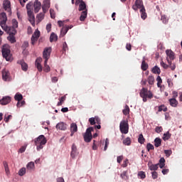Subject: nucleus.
I'll use <instances>...</instances> for the list:
<instances>
[{
    "label": "nucleus",
    "mask_w": 182,
    "mask_h": 182,
    "mask_svg": "<svg viewBox=\"0 0 182 182\" xmlns=\"http://www.w3.org/2000/svg\"><path fill=\"white\" fill-rule=\"evenodd\" d=\"M138 176L140 177V178H146V173H144L143 171H139L138 173Z\"/></svg>",
    "instance_id": "603ef678"
},
{
    "label": "nucleus",
    "mask_w": 182,
    "mask_h": 182,
    "mask_svg": "<svg viewBox=\"0 0 182 182\" xmlns=\"http://www.w3.org/2000/svg\"><path fill=\"white\" fill-rule=\"evenodd\" d=\"M11 97H4L1 100H0V105H1L2 106H6V105L11 103Z\"/></svg>",
    "instance_id": "a211bd4d"
},
{
    "label": "nucleus",
    "mask_w": 182,
    "mask_h": 182,
    "mask_svg": "<svg viewBox=\"0 0 182 182\" xmlns=\"http://www.w3.org/2000/svg\"><path fill=\"white\" fill-rule=\"evenodd\" d=\"M95 129L92 127L87 129L86 132L84 134V140L85 143H90L92 141V139L93 136H92V132H93Z\"/></svg>",
    "instance_id": "423d86ee"
},
{
    "label": "nucleus",
    "mask_w": 182,
    "mask_h": 182,
    "mask_svg": "<svg viewBox=\"0 0 182 182\" xmlns=\"http://www.w3.org/2000/svg\"><path fill=\"white\" fill-rule=\"evenodd\" d=\"M86 18H87V10H85L81 12V15L80 16V21H81V22H83L85 19H86Z\"/></svg>",
    "instance_id": "b1692460"
},
{
    "label": "nucleus",
    "mask_w": 182,
    "mask_h": 182,
    "mask_svg": "<svg viewBox=\"0 0 182 182\" xmlns=\"http://www.w3.org/2000/svg\"><path fill=\"white\" fill-rule=\"evenodd\" d=\"M126 49H127V50H132V44L127 43V44L126 45Z\"/></svg>",
    "instance_id": "338daca9"
},
{
    "label": "nucleus",
    "mask_w": 182,
    "mask_h": 182,
    "mask_svg": "<svg viewBox=\"0 0 182 182\" xmlns=\"http://www.w3.org/2000/svg\"><path fill=\"white\" fill-rule=\"evenodd\" d=\"M68 31H69V27L68 26H64L61 28L60 31V36L61 38H63V36H65V35H66V33H68Z\"/></svg>",
    "instance_id": "393cba45"
},
{
    "label": "nucleus",
    "mask_w": 182,
    "mask_h": 182,
    "mask_svg": "<svg viewBox=\"0 0 182 182\" xmlns=\"http://www.w3.org/2000/svg\"><path fill=\"white\" fill-rule=\"evenodd\" d=\"M152 73H154L155 75H160V73H161V70H160V68H159L157 65H155L152 68Z\"/></svg>",
    "instance_id": "cd10ccee"
},
{
    "label": "nucleus",
    "mask_w": 182,
    "mask_h": 182,
    "mask_svg": "<svg viewBox=\"0 0 182 182\" xmlns=\"http://www.w3.org/2000/svg\"><path fill=\"white\" fill-rule=\"evenodd\" d=\"M161 66H162V68H164V69H168V68H170L169 64L167 65V64H166V63H164L163 61L161 62Z\"/></svg>",
    "instance_id": "864d4df0"
},
{
    "label": "nucleus",
    "mask_w": 182,
    "mask_h": 182,
    "mask_svg": "<svg viewBox=\"0 0 182 182\" xmlns=\"http://www.w3.org/2000/svg\"><path fill=\"white\" fill-rule=\"evenodd\" d=\"M161 20L162 21L163 23H167L168 20L166 16H161Z\"/></svg>",
    "instance_id": "680f3d73"
},
{
    "label": "nucleus",
    "mask_w": 182,
    "mask_h": 182,
    "mask_svg": "<svg viewBox=\"0 0 182 182\" xmlns=\"http://www.w3.org/2000/svg\"><path fill=\"white\" fill-rule=\"evenodd\" d=\"M3 31H5L9 35H16V28L12 26H4V28H1Z\"/></svg>",
    "instance_id": "9b49d317"
},
{
    "label": "nucleus",
    "mask_w": 182,
    "mask_h": 182,
    "mask_svg": "<svg viewBox=\"0 0 182 182\" xmlns=\"http://www.w3.org/2000/svg\"><path fill=\"white\" fill-rule=\"evenodd\" d=\"M1 52L3 58H4L7 62L12 60V55H11V49H9V46H4Z\"/></svg>",
    "instance_id": "7ed1b4c3"
},
{
    "label": "nucleus",
    "mask_w": 182,
    "mask_h": 182,
    "mask_svg": "<svg viewBox=\"0 0 182 182\" xmlns=\"http://www.w3.org/2000/svg\"><path fill=\"white\" fill-rule=\"evenodd\" d=\"M154 146L155 147H160L161 146V139L156 138L154 139Z\"/></svg>",
    "instance_id": "7c9ffc66"
},
{
    "label": "nucleus",
    "mask_w": 182,
    "mask_h": 182,
    "mask_svg": "<svg viewBox=\"0 0 182 182\" xmlns=\"http://www.w3.org/2000/svg\"><path fill=\"white\" fill-rule=\"evenodd\" d=\"M143 8H144L143 0H136L134 4L132 5V9L135 11H139V9H143Z\"/></svg>",
    "instance_id": "0eeeda50"
},
{
    "label": "nucleus",
    "mask_w": 182,
    "mask_h": 182,
    "mask_svg": "<svg viewBox=\"0 0 182 182\" xmlns=\"http://www.w3.org/2000/svg\"><path fill=\"white\" fill-rule=\"evenodd\" d=\"M51 29H52V24L51 23H48L46 25V31H47V32L49 33V32H50Z\"/></svg>",
    "instance_id": "052dcab7"
},
{
    "label": "nucleus",
    "mask_w": 182,
    "mask_h": 182,
    "mask_svg": "<svg viewBox=\"0 0 182 182\" xmlns=\"http://www.w3.org/2000/svg\"><path fill=\"white\" fill-rule=\"evenodd\" d=\"M139 96L142 97L143 102H147V99H153V92L149 91L147 88L143 87L139 93Z\"/></svg>",
    "instance_id": "f03ea898"
},
{
    "label": "nucleus",
    "mask_w": 182,
    "mask_h": 182,
    "mask_svg": "<svg viewBox=\"0 0 182 182\" xmlns=\"http://www.w3.org/2000/svg\"><path fill=\"white\" fill-rule=\"evenodd\" d=\"M122 160H123V156H117V163H122Z\"/></svg>",
    "instance_id": "69168bd1"
},
{
    "label": "nucleus",
    "mask_w": 182,
    "mask_h": 182,
    "mask_svg": "<svg viewBox=\"0 0 182 182\" xmlns=\"http://www.w3.org/2000/svg\"><path fill=\"white\" fill-rule=\"evenodd\" d=\"M49 8H50V0H44L42 6L43 14H46Z\"/></svg>",
    "instance_id": "2eb2a0df"
},
{
    "label": "nucleus",
    "mask_w": 182,
    "mask_h": 182,
    "mask_svg": "<svg viewBox=\"0 0 182 182\" xmlns=\"http://www.w3.org/2000/svg\"><path fill=\"white\" fill-rule=\"evenodd\" d=\"M158 112H167V107L164 106V105L159 107Z\"/></svg>",
    "instance_id": "49530a36"
},
{
    "label": "nucleus",
    "mask_w": 182,
    "mask_h": 182,
    "mask_svg": "<svg viewBox=\"0 0 182 182\" xmlns=\"http://www.w3.org/2000/svg\"><path fill=\"white\" fill-rule=\"evenodd\" d=\"M48 140H46V137L43 135H40L38 137L34 139V143L37 147L38 151L42 150L43 149V146L46 144Z\"/></svg>",
    "instance_id": "f257e3e1"
},
{
    "label": "nucleus",
    "mask_w": 182,
    "mask_h": 182,
    "mask_svg": "<svg viewBox=\"0 0 182 182\" xmlns=\"http://www.w3.org/2000/svg\"><path fill=\"white\" fill-rule=\"evenodd\" d=\"M121 178L122 180H124L125 181H129V175L127 174V171H124L121 174H120Z\"/></svg>",
    "instance_id": "a878e982"
},
{
    "label": "nucleus",
    "mask_w": 182,
    "mask_h": 182,
    "mask_svg": "<svg viewBox=\"0 0 182 182\" xmlns=\"http://www.w3.org/2000/svg\"><path fill=\"white\" fill-rule=\"evenodd\" d=\"M50 15L52 19H55V11L52 9H50Z\"/></svg>",
    "instance_id": "bf43d9fd"
},
{
    "label": "nucleus",
    "mask_w": 182,
    "mask_h": 182,
    "mask_svg": "<svg viewBox=\"0 0 182 182\" xmlns=\"http://www.w3.org/2000/svg\"><path fill=\"white\" fill-rule=\"evenodd\" d=\"M124 144H125V146H130L132 141L130 139L129 137H127L124 141H123Z\"/></svg>",
    "instance_id": "c03bdc74"
},
{
    "label": "nucleus",
    "mask_w": 182,
    "mask_h": 182,
    "mask_svg": "<svg viewBox=\"0 0 182 182\" xmlns=\"http://www.w3.org/2000/svg\"><path fill=\"white\" fill-rule=\"evenodd\" d=\"M14 99L18 102L16 105L17 107H22V106H23V101L21 102V100L23 99L22 94L16 93L14 96Z\"/></svg>",
    "instance_id": "ddd939ff"
},
{
    "label": "nucleus",
    "mask_w": 182,
    "mask_h": 182,
    "mask_svg": "<svg viewBox=\"0 0 182 182\" xmlns=\"http://www.w3.org/2000/svg\"><path fill=\"white\" fill-rule=\"evenodd\" d=\"M55 127L57 130H66L68 127L64 122H60L56 124Z\"/></svg>",
    "instance_id": "4be33fe9"
},
{
    "label": "nucleus",
    "mask_w": 182,
    "mask_h": 182,
    "mask_svg": "<svg viewBox=\"0 0 182 182\" xmlns=\"http://www.w3.org/2000/svg\"><path fill=\"white\" fill-rule=\"evenodd\" d=\"M156 81L158 87H161V83H163V80H161V77H160V75L157 77Z\"/></svg>",
    "instance_id": "37998d69"
},
{
    "label": "nucleus",
    "mask_w": 182,
    "mask_h": 182,
    "mask_svg": "<svg viewBox=\"0 0 182 182\" xmlns=\"http://www.w3.org/2000/svg\"><path fill=\"white\" fill-rule=\"evenodd\" d=\"M66 100V96L61 97L60 98V102L57 104V106H62L63 105V102Z\"/></svg>",
    "instance_id": "79ce46f5"
},
{
    "label": "nucleus",
    "mask_w": 182,
    "mask_h": 182,
    "mask_svg": "<svg viewBox=\"0 0 182 182\" xmlns=\"http://www.w3.org/2000/svg\"><path fill=\"white\" fill-rule=\"evenodd\" d=\"M168 102L170 106H171L172 107H177V106H178V101H177L176 98H171L168 100Z\"/></svg>",
    "instance_id": "5701e85b"
},
{
    "label": "nucleus",
    "mask_w": 182,
    "mask_h": 182,
    "mask_svg": "<svg viewBox=\"0 0 182 182\" xmlns=\"http://www.w3.org/2000/svg\"><path fill=\"white\" fill-rule=\"evenodd\" d=\"M27 170H35V163L34 162H29L27 164Z\"/></svg>",
    "instance_id": "e433bc0d"
},
{
    "label": "nucleus",
    "mask_w": 182,
    "mask_h": 182,
    "mask_svg": "<svg viewBox=\"0 0 182 182\" xmlns=\"http://www.w3.org/2000/svg\"><path fill=\"white\" fill-rule=\"evenodd\" d=\"M122 113L123 114H124V116H127V114H129L130 108L129 107V105H125V107L123 109Z\"/></svg>",
    "instance_id": "473e14b6"
},
{
    "label": "nucleus",
    "mask_w": 182,
    "mask_h": 182,
    "mask_svg": "<svg viewBox=\"0 0 182 182\" xmlns=\"http://www.w3.org/2000/svg\"><path fill=\"white\" fill-rule=\"evenodd\" d=\"M108 146H109V139L107 138L105 139V147H104L105 151H106V150H107Z\"/></svg>",
    "instance_id": "13d9d810"
},
{
    "label": "nucleus",
    "mask_w": 182,
    "mask_h": 182,
    "mask_svg": "<svg viewBox=\"0 0 182 182\" xmlns=\"http://www.w3.org/2000/svg\"><path fill=\"white\" fill-rule=\"evenodd\" d=\"M119 129L122 134H127L129 133V122L122 120L119 124Z\"/></svg>",
    "instance_id": "39448f33"
},
{
    "label": "nucleus",
    "mask_w": 182,
    "mask_h": 182,
    "mask_svg": "<svg viewBox=\"0 0 182 182\" xmlns=\"http://www.w3.org/2000/svg\"><path fill=\"white\" fill-rule=\"evenodd\" d=\"M144 141H146V139H144V136H143V134H139L138 138V142L140 143V144H144Z\"/></svg>",
    "instance_id": "f704fd0d"
},
{
    "label": "nucleus",
    "mask_w": 182,
    "mask_h": 182,
    "mask_svg": "<svg viewBox=\"0 0 182 182\" xmlns=\"http://www.w3.org/2000/svg\"><path fill=\"white\" fill-rule=\"evenodd\" d=\"M43 18H45V14L43 13H40L37 15V19L38 22H41V21H43Z\"/></svg>",
    "instance_id": "ea45409f"
},
{
    "label": "nucleus",
    "mask_w": 182,
    "mask_h": 182,
    "mask_svg": "<svg viewBox=\"0 0 182 182\" xmlns=\"http://www.w3.org/2000/svg\"><path fill=\"white\" fill-rule=\"evenodd\" d=\"M8 41L11 42V43H15L16 42V39L15 38V35H9L7 37Z\"/></svg>",
    "instance_id": "72a5a7b5"
},
{
    "label": "nucleus",
    "mask_w": 182,
    "mask_h": 182,
    "mask_svg": "<svg viewBox=\"0 0 182 182\" xmlns=\"http://www.w3.org/2000/svg\"><path fill=\"white\" fill-rule=\"evenodd\" d=\"M166 54L167 55L166 60H167L168 63H170V62H171V60H174V59H176V55H175L174 52H173V50H166Z\"/></svg>",
    "instance_id": "1a4fd4ad"
},
{
    "label": "nucleus",
    "mask_w": 182,
    "mask_h": 182,
    "mask_svg": "<svg viewBox=\"0 0 182 182\" xmlns=\"http://www.w3.org/2000/svg\"><path fill=\"white\" fill-rule=\"evenodd\" d=\"M169 65V68H171V70H176V64L172 63L171 61L170 63H168Z\"/></svg>",
    "instance_id": "5fc2aeb1"
},
{
    "label": "nucleus",
    "mask_w": 182,
    "mask_h": 182,
    "mask_svg": "<svg viewBox=\"0 0 182 182\" xmlns=\"http://www.w3.org/2000/svg\"><path fill=\"white\" fill-rule=\"evenodd\" d=\"M146 149L148 151H150V150H154V146L153 144L149 143L146 145Z\"/></svg>",
    "instance_id": "3c124183"
},
{
    "label": "nucleus",
    "mask_w": 182,
    "mask_h": 182,
    "mask_svg": "<svg viewBox=\"0 0 182 182\" xmlns=\"http://www.w3.org/2000/svg\"><path fill=\"white\" fill-rule=\"evenodd\" d=\"M164 154H166V157H170V156L173 154V151H171V149L164 150Z\"/></svg>",
    "instance_id": "09e8293b"
},
{
    "label": "nucleus",
    "mask_w": 182,
    "mask_h": 182,
    "mask_svg": "<svg viewBox=\"0 0 182 182\" xmlns=\"http://www.w3.org/2000/svg\"><path fill=\"white\" fill-rule=\"evenodd\" d=\"M159 166L160 168H164V167L166 166V159H164V158L160 159Z\"/></svg>",
    "instance_id": "c756f323"
},
{
    "label": "nucleus",
    "mask_w": 182,
    "mask_h": 182,
    "mask_svg": "<svg viewBox=\"0 0 182 182\" xmlns=\"http://www.w3.org/2000/svg\"><path fill=\"white\" fill-rule=\"evenodd\" d=\"M148 167L151 171H156L159 169V164H153L151 162H149Z\"/></svg>",
    "instance_id": "412c9836"
},
{
    "label": "nucleus",
    "mask_w": 182,
    "mask_h": 182,
    "mask_svg": "<svg viewBox=\"0 0 182 182\" xmlns=\"http://www.w3.org/2000/svg\"><path fill=\"white\" fill-rule=\"evenodd\" d=\"M4 9L9 13V15H12V11L11 9V1L9 0H4L3 2Z\"/></svg>",
    "instance_id": "f8f14e48"
},
{
    "label": "nucleus",
    "mask_w": 182,
    "mask_h": 182,
    "mask_svg": "<svg viewBox=\"0 0 182 182\" xmlns=\"http://www.w3.org/2000/svg\"><path fill=\"white\" fill-rule=\"evenodd\" d=\"M148 83L149 85H154V77L149 75L148 77Z\"/></svg>",
    "instance_id": "a19ab883"
},
{
    "label": "nucleus",
    "mask_w": 182,
    "mask_h": 182,
    "mask_svg": "<svg viewBox=\"0 0 182 182\" xmlns=\"http://www.w3.org/2000/svg\"><path fill=\"white\" fill-rule=\"evenodd\" d=\"M89 122L92 126H93V124H96V121L95 120V118H93V117L90 118Z\"/></svg>",
    "instance_id": "e2e57ef3"
},
{
    "label": "nucleus",
    "mask_w": 182,
    "mask_h": 182,
    "mask_svg": "<svg viewBox=\"0 0 182 182\" xmlns=\"http://www.w3.org/2000/svg\"><path fill=\"white\" fill-rule=\"evenodd\" d=\"M139 12L141 14V19H146V18H147V14L146 13V9L144 7H143V9H141L139 10Z\"/></svg>",
    "instance_id": "bb28decb"
},
{
    "label": "nucleus",
    "mask_w": 182,
    "mask_h": 182,
    "mask_svg": "<svg viewBox=\"0 0 182 182\" xmlns=\"http://www.w3.org/2000/svg\"><path fill=\"white\" fill-rule=\"evenodd\" d=\"M69 50V48L68 47V43L66 42H64L63 43V53H65L67 50Z\"/></svg>",
    "instance_id": "a18cd8bd"
},
{
    "label": "nucleus",
    "mask_w": 182,
    "mask_h": 182,
    "mask_svg": "<svg viewBox=\"0 0 182 182\" xmlns=\"http://www.w3.org/2000/svg\"><path fill=\"white\" fill-rule=\"evenodd\" d=\"M151 174H152V178H153L154 180H156V178H157V177H159V173H157L156 171H153V172L151 173Z\"/></svg>",
    "instance_id": "6e6d98bb"
},
{
    "label": "nucleus",
    "mask_w": 182,
    "mask_h": 182,
    "mask_svg": "<svg viewBox=\"0 0 182 182\" xmlns=\"http://www.w3.org/2000/svg\"><path fill=\"white\" fill-rule=\"evenodd\" d=\"M39 36H41V31H39L38 30H36L31 37L32 45H35V43L38 41V39H39Z\"/></svg>",
    "instance_id": "4468645a"
},
{
    "label": "nucleus",
    "mask_w": 182,
    "mask_h": 182,
    "mask_svg": "<svg viewBox=\"0 0 182 182\" xmlns=\"http://www.w3.org/2000/svg\"><path fill=\"white\" fill-rule=\"evenodd\" d=\"M155 132L156 133H161L163 132V127H156L155 129Z\"/></svg>",
    "instance_id": "4d7b16f0"
},
{
    "label": "nucleus",
    "mask_w": 182,
    "mask_h": 182,
    "mask_svg": "<svg viewBox=\"0 0 182 182\" xmlns=\"http://www.w3.org/2000/svg\"><path fill=\"white\" fill-rule=\"evenodd\" d=\"M78 11H87V9H86V3H85V1H82L80 4Z\"/></svg>",
    "instance_id": "c85d7f7f"
},
{
    "label": "nucleus",
    "mask_w": 182,
    "mask_h": 182,
    "mask_svg": "<svg viewBox=\"0 0 182 182\" xmlns=\"http://www.w3.org/2000/svg\"><path fill=\"white\" fill-rule=\"evenodd\" d=\"M33 6L35 14H38V12L41 11V8H42V4L41 3V1H36L34 2Z\"/></svg>",
    "instance_id": "6ab92c4d"
},
{
    "label": "nucleus",
    "mask_w": 182,
    "mask_h": 182,
    "mask_svg": "<svg viewBox=\"0 0 182 182\" xmlns=\"http://www.w3.org/2000/svg\"><path fill=\"white\" fill-rule=\"evenodd\" d=\"M57 182H65V179H63L62 177L58 178Z\"/></svg>",
    "instance_id": "774afa93"
},
{
    "label": "nucleus",
    "mask_w": 182,
    "mask_h": 182,
    "mask_svg": "<svg viewBox=\"0 0 182 182\" xmlns=\"http://www.w3.org/2000/svg\"><path fill=\"white\" fill-rule=\"evenodd\" d=\"M44 71H46V72L50 71V67H49V65H48V63H46V61H44Z\"/></svg>",
    "instance_id": "de8ad7c7"
},
{
    "label": "nucleus",
    "mask_w": 182,
    "mask_h": 182,
    "mask_svg": "<svg viewBox=\"0 0 182 182\" xmlns=\"http://www.w3.org/2000/svg\"><path fill=\"white\" fill-rule=\"evenodd\" d=\"M142 70L146 71V69H149V65L146 63V60H143L141 65Z\"/></svg>",
    "instance_id": "2f4dec72"
},
{
    "label": "nucleus",
    "mask_w": 182,
    "mask_h": 182,
    "mask_svg": "<svg viewBox=\"0 0 182 182\" xmlns=\"http://www.w3.org/2000/svg\"><path fill=\"white\" fill-rule=\"evenodd\" d=\"M41 63H42V58H37L36 60L35 65L38 72H42L43 68H42V65Z\"/></svg>",
    "instance_id": "aec40b11"
},
{
    "label": "nucleus",
    "mask_w": 182,
    "mask_h": 182,
    "mask_svg": "<svg viewBox=\"0 0 182 182\" xmlns=\"http://www.w3.org/2000/svg\"><path fill=\"white\" fill-rule=\"evenodd\" d=\"M78 154L79 152H77V147H76V145L73 144L71 147L70 157L75 159Z\"/></svg>",
    "instance_id": "f3484780"
},
{
    "label": "nucleus",
    "mask_w": 182,
    "mask_h": 182,
    "mask_svg": "<svg viewBox=\"0 0 182 182\" xmlns=\"http://www.w3.org/2000/svg\"><path fill=\"white\" fill-rule=\"evenodd\" d=\"M2 79L5 82L8 80H11V73H9V71L6 69L3 70L2 71Z\"/></svg>",
    "instance_id": "dca6fc26"
},
{
    "label": "nucleus",
    "mask_w": 182,
    "mask_h": 182,
    "mask_svg": "<svg viewBox=\"0 0 182 182\" xmlns=\"http://www.w3.org/2000/svg\"><path fill=\"white\" fill-rule=\"evenodd\" d=\"M0 26L1 28H5L6 26V21H8V17H6V13L3 12L0 14Z\"/></svg>",
    "instance_id": "9d476101"
},
{
    "label": "nucleus",
    "mask_w": 182,
    "mask_h": 182,
    "mask_svg": "<svg viewBox=\"0 0 182 182\" xmlns=\"http://www.w3.org/2000/svg\"><path fill=\"white\" fill-rule=\"evenodd\" d=\"M52 52V48L50 47L46 48L43 52V58L45 59L46 63H48L49 58H50V53Z\"/></svg>",
    "instance_id": "6e6552de"
},
{
    "label": "nucleus",
    "mask_w": 182,
    "mask_h": 182,
    "mask_svg": "<svg viewBox=\"0 0 182 182\" xmlns=\"http://www.w3.org/2000/svg\"><path fill=\"white\" fill-rule=\"evenodd\" d=\"M171 137V134H170L169 132H167L166 133L164 134L163 140L166 141V140H168Z\"/></svg>",
    "instance_id": "58836bf2"
},
{
    "label": "nucleus",
    "mask_w": 182,
    "mask_h": 182,
    "mask_svg": "<svg viewBox=\"0 0 182 182\" xmlns=\"http://www.w3.org/2000/svg\"><path fill=\"white\" fill-rule=\"evenodd\" d=\"M11 22H12L11 27L16 29V28H18V21H16V19L14 18Z\"/></svg>",
    "instance_id": "8fccbe9b"
},
{
    "label": "nucleus",
    "mask_w": 182,
    "mask_h": 182,
    "mask_svg": "<svg viewBox=\"0 0 182 182\" xmlns=\"http://www.w3.org/2000/svg\"><path fill=\"white\" fill-rule=\"evenodd\" d=\"M32 3H28L26 5V9L29 22H31L32 25H35V15H33V11H32Z\"/></svg>",
    "instance_id": "20e7f679"
},
{
    "label": "nucleus",
    "mask_w": 182,
    "mask_h": 182,
    "mask_svg": "<svg viewBox=\"0 0 182 182\" xmlns=\"http://www.w3.org/2000/svg\"><path fill=\"white\" fill-rule=\"evenodd\" d=\"M70 131L74 132H77V125L75 123H72L70 124Z\"/></svg>",
    "instance_id": "4c0bfd02"
},
{
    "label": "nucleus",
    "mask_w": 182,
    "mask_h": 182,
    "mask_svg": "<svg viewBox=\"0 0 182 182\" xmlns=\"http://www.w3.org/2000/svg\"><path fill=\"white\" fill-rule=\"evenodd\" d=\"M54 41H58V35L55 33H52L50 36V42H53Z\"/></svg>",
    "instance_id": "c9c22d12"
},
{
    "label": "nucleus",
    "mask_w": 182,
    "mask_h": 182,
    "mask_svg": "<svg viewBox=\"0 0 182 182\" xmlns=\"http://www.w3.org/2000/svg\"><path fill=\"white\" fill-rule=\"evenodd\" d=\"M12 117V115H8L7 117L5 116L4 117V122L6 123H8V122H9V119H11Z\"/></svg>",
    "instance_id": "0e129e2a"
}]
</instances>
